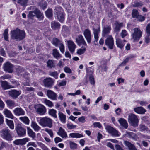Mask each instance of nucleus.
I'll use <instances>...</instances> for the list:
<instances>
[{"instance_id": "c756f323", "label": "nucleus", "mask_w": 150, "mask_h": 150, "mask_svg": "<svg viewBox=\"0 0 150 150\" xmlns=\"http://www.w3.org/2000/svg\"><path fill=\"white\" fill-rule=\"evenodd\" d=\"M116 44L117 47L122 49L125 45V43L121 39L118 38L116 39Z\"/></svg>"}, {"instance_id": "5701e85b", "label": "nucleus", "mask_w": 150, "mask_h": 150, "mask_svg": "<svg viewBox=\"0 0 150 150\" xmlns=\"http://www.w3.org/2000/svg\"><path fill=\"white\" fill-rule=\"evenodd\" d=\"M1 83V86L4 89H8L9 88H13L14 87H13L11 85H9L8 84V82L6 81H0Z\"/></svg>"}, {"instance_id": "a19ab883", "label": "nucleus", "mask_w": 150, "mask_h": 150, "mask_svg": "<svg viewBox=\"0 0 150 150\" xmlns=\"http://www.w3.org/2000/svg\"><path fill=\"white\" fill-rule=\"evenodd\" d=\"M61 42V41L57 38H53L52 40V44L56 47H58L59 45Z\"/></svg>"}, {"instance_id": "09e8293b", "label": "nucleus", "mask_w": 150, "mask_h": 150, "mask_svg": "<svg viewBox=\"0 0 150 150\" xmlns=\"http://www.w3.org/2000/svg\"><path fill=\"white\" fill-rule=\"evenodd\" d=\"M44 103L49 107H52L53 106V103L47 99H45Z\"/></svg>"}, {"instance_id": "9d476101", "label": "nucleus", "mask_w": 150, "mask_h": 150, "mask_svg": "<svg viewBox=\"0 0 150 150\" xmlns=\"http://www.w3.org/2000/svg\"><path fill=\"white\" fill-rule=\"evenodd\" d=\"M15 130L19 137L23 136L26 134V129L20 124H18L16 126Z\"/></svg>"}, {"instance_id": "39448f33", "label": "nucleus", "mask_w": 150, "mask_h": 150, "mask_svg": "<svg viewBox=\"0 0 150 150\" xmlns=\"http://www.w3.org/2000/svg\"><path fill=\"white\" fill-rule=\"evenodd\" d=\"M134 30V32L132 35V38L134 42H137L142 37V32L140 29L137 28H135Z\"/></svg>"}, {"instance_id": "423d86ee", "label": "nucleus", "mask_w": 150, "mask_h": 150, "mask_svg": "<svg viewBox=\"0 0 150 150\" xmlns=\"http://www.w3.org/2000/svg\"><path fill=\"white\" fill-rule=\"evenodd\" d=\"M1 135L2 137L8 141L12 140L10 131L8 129L2 130L1 132Z\"/></svg>"}, {"instance_id": "c9c22d12", "label": "nucleus", "mask_w": 150, "mask_h": 150, "mask_svg": "<svg viewBox=\"0 0 150 150\" xmlns=\"http://www.w3.org/2000/svg\"><path fill=\"white\" fill-rule=\"evenodd\" d=\"M31 126L35 131L38 132L41 129L40 127L34 121L32 122Z\"/></svg>"}, {"instance_id": "ea45409f", "label": "nucleus", "mask_w": 150, "mask_h": 150, "mask_svg": "<svg viewBox=\"0 0 150 150\" xmlns=\"http://www.w3.org/2000/svg\"><path fill=\"white\" fill-rule=\"evenodd\" d=\"M69 135L71 138H80L83 137V136L82 134L79 133H70Z\"/></svg>"}, {"instance_id": "f8f14e48", "label": "nucleus", "mask_w": 150, "mask_h": 150, "mask_svg": "<svg viewBox=\"0 0 150 150\" xmlns=\"http://www.w3.org/2000/svg\"><path fill=\"white\" fill-rule=\"evenodd\" d=\"M100 31V28L99 25H98L97 29H95L94 28H93V33L94 34V42L95 45H97L98 44V41L99 38L98 34Z\"/></svg>"}, {"instance_id": "a211bd4d", "label": "nucleus", "mask_w": 150, "mask_h": 150, "mask_svg": "<svg viewBox=\"0 0 150 150\" xmlns=\"http://www.w3.org/2000/svg\"><path fill=\"white\" fill-rule=\"evenodd\" d=\"M14 114L17 116L24 115L25 114V111L21 108H17L13 110Z\"/></svg>"}, {"instance_id": "cd10ccee", "label": "nucleus", "mask_w": 150, "mask_h": 150, "mask_svg": "<svg viewBox=\"0 0 150 150\" xmlns=\"http://www.w3.org/2000/svg\"><path fill=\"white\" fill-rule=\"evenodd\" d=\"M134 111L140 114H144L146 111V110L142 107H138L134 109Z\"/></svg>"}, {"instance_id": "aec40b11", "label": "nucleus", "mask_w": 150, "mask_h": 150, "mask_svg": "<svg viewBox=\"0 0 150 150\" xmlns=\"http://www.w3.org/2000/svg\"><path fill=\"white\" fill-rule=\"evenodd\" d=\"M28 141V139L25 138L22 139H16L13 142V143L16 145H23Z\"/></svg>"}, {"instance_id": "c03bdc74", "label": "nucleus", "mask_w": 150, "mask_h": 150, "mask_svg": "<svg viewBox=\"0 0 150 150\" xmlns=\"http://www.w3.org/2000/svg\"><path fill=\"white\" fill-rule=\"evenodd\" d=\"M132 17L134 18H137L139 15V13L137 10L133 9L132 11Z\"/></svg>"}, {"instance_id": "13d9d810", "label": "nucleus", "mask_w": 150, "mask_h": 150, "mask_svg": "<svg viewBox=\"0 0 150 150\" xmlns=\"http://www.w3.org/2000/svg\"><path fill=\"white\" fill-rule=\"evenodd\" d=\"M49 74L50 76L53 77L55 79H57L58 77V74L57 72L56 71L54 72H50Z\"/></svg>"}, {"instance_id": "49530a36", "label": "nucleus", "mask_w": 150, "mask_h": 150, "mask_svg": "<svg viewBox=\"0 0 150 150\" xmlns=\"http://www.w3.org/2000/svg\"><path fill=\"white\" fill-rule=\"evenodd\" d=\"M45 13L46 16L49 18L51 17L53 15L52 10L51 9H47L45 12Z\"/></svg>"}, {"instance_id": "6e6552de", "label": "nucleus", "mask_w": 150, "mask_h": 150, "mask_svg": "<svg viewBox=\"0 0 150 150\" xmlns=\"http://www.w3.org/2000/svg\"><path fill=\"white\" fill-rule=\"evenodd\" d=\"M34 108L36 112L40 115H44L46 112V108L41 104L35 105L34 106Z\"/></svg>"}, {"instance_id": "79ce46f5", "label": "nucleus", "mask_w": 150, "mask_h": 150, "mask_svg": "<svg viewBox=\"0 0 150 150\" xmlns=\"http://www.w3.org/2000/svg\"><path fill=\"white\" fill-rule=\"evenodd\" d=\"M124 143L126 146L128 148L129 150L134 146V145L130 142L127 141H124Z\"/></svg>"}, {"instance_id": "473e14b6", "label": "nucleus", "mask_w": 150, "mask_h": 150, "mask_svg": "<svg viewBox=\"0 0 150 150\" xmlns=\"http://www.w3.org/2000/svg\"><path fill=\"white\" fill-rule=\"evenodd\" d=\"M27 133L28 135L34 139L35 137V133L29 127H27Z\"/></svg>"}, {"instance_id": "680f3d73", "label": "nucleus", "mask_w": 150, "mask_h": 150, "mask_svg": "<svg viewBox=\"0 0 150 150\" xmlns=\"http://www.w3.org/2000/svg\"><path fill=\"white\" fill-rule=\"evenodd\" d=\"M76 126L73 125L71 124L68 123L67 125V127L69 129H71L76 127Z\"/></svg>"}, {"instance_id": "393cba45", "label": "nucleus", "mask_w": 150, "mask_h": 150, "mask_svg": "<svg viewBox=\"0 0 150 150\" xmlns=\"http://www.w3.org/2000/svg\"><path fill=\"white\" fill-rule=\"evenodd\" d=\"M118 121L121 126L125 129H127L128 127V124L127 122L124 119L122 118H120L118 120Z\"/></svg>"}, {"instance_id": "4be33fe9", "label": "nucleus", "mask_w": 150, "mask_h": 150, "mask_svg": "<svg viewBox=\"0 0 150 150\" xmlns=\"http://www.w3.org/2000/svg\"><path fill=\"white\" fill-rule=\"evenodd\" d=\"M115 27L114 28V31L115 32L118 33L120 30L121 28L123 26L122 23H119L117 21L115 23Z\"/></svg>"}, {"instance_id": "bb28decb", "label": "nucleus", "mask_w": 150, "mask_h": 150, "mask_svg": "<svg viewBox=\"0 0 150 150\" xmlns=\"http://www.w3.org/2000/svg\"><path fill=\"white\" fill-rule=\"evenodd\" d=\"M57 134L62 138H66L67 137L66 132L61 127H60Z\"/></svg>"}, {"instance_id": "f704fd0d", "label": "nucleus", "mask_w": 150, "mask_h": 150, "mask_svg": "<svg viewBox=\"0 0 150 150\" xmlns=\"http://www.w3.org/2000/svg\"><path fill=\"white\" fill-rule=\"evenodd\" d=\"M60 26V25L58 22H56L55 21H52L51 23L52 28L54 30L59 28Z\"/></svg>"}, {"instance_id": "37998d69", "label": "nucleus", "mask_w": 150, "mask_h": 150, "mask_svg": "<svg viewBox=\"0 0 150 150\" xmlns=\"http://www.w3.org/2000/svg\"><path fill=\"white\" fill-rule=\"evenodd\" d=\"M47 66L50 68L54 67L55 65L54 63V61L53 60H49L47 62Z\"/></svg>"}, {"instance_id": "a878e982", "label": "nucleus", "mask_w": 150, "mask_h": 150, "mask_svg": "<svg viewBox=\"0 0 150 150\" xmlns=\"http://www.w3.org/2000/svg\"><path fill=\"white\" fill-rule=\"evenodd\" d=\"M3 113L6 117L8 118L13 119L14 118V116L12 115L11 112L7 109H4L3 111Z\"/></svg>"}, {"instance_id": "f3484780", "label": "nucleus", "mask_w": 150, "mask_h": 150, "mask_svg": "<svg viewBox=\"0 0 150 150\" xmlns=\"http://www.w3.org/2000/svg\"><path fill=\"white\" fill-rule=\"evenodd\" d=\"M47 95L50 99L52 100H56L57 99V94L51 90H48L47 91Z\"/></svg>"}, {"instance_id": "f257e3e1", "label": "nucleus", "mask_w": 150, "mask_h": 150, "mask_svg": "<svg viewBox=\"0 0 150 150\" xmlns=\"http://www.w3.org/2000/svg\"><path fill=\"white\" fill-rule=\"evenodd\" d=\"M11 38L16 41H20L24 39L25 37V32L18 29H16L11 31Z\"/></svg>"}, {"instance_id": "7c9ffc66", "label": "nucleus", "mask_w": 150, "mask_h": 150, "mask_svg": "<svg viewBox=\"0 0 150 150\" xmlns=\"http://www.w3.org/2000/svg\"><path fill=\"white\" fill-rule=\"evenodd\" d=\"M126 135L127 137L132 138L134 140H137V137L135 133L130 132H128L126 133Z\"/></svg>"}, {"instance_id": "bf43d9fd", "label": "nucleus", "mask_w": 150, "mask_h": 150, "mask_svg": "<svg viewBox=\"0 0 150 150\" xmlns=\"http://www.w3.org/2000/svg\"><path fill=\"white\" fill-rule=\"evenodd\" d=\"M44 130L47 132L51 137H53V133L52 130L47 128H45L44 129Z\"/></svg>"}, {"instance_id": "8fccbe9b", "label": "nucleus", "mask_w": 150, "mask_h": 150, "mask_svg": "<svg viewBox=\"0 0 150 150\" xmlns=\"http://www.w3.org/2000/svg\"><path fill=\"white\" fill-rule=\"evenodd\" d=\"M3 35L4 39L7 41H8V29H6L4 30Z\"/></svg>"}, {"instance_id": "864d4df0", "label": "nucleus", "mask_w": 150, "mask_h": 150, "mask_svg": "<svg viewBox=\"0 0 150 150\" xmlns=\"http://www.w3.org/2000/svg\"><path fill=\"white\" fill-rule=\"evenodd\" d=\"M69 144L71 149H74L76 148L77 144H76L71 141H70L69 142Z\"/></svg>"}, {"instance_id": "412c9836", "label": "nucleus", "mask_w": 150, "mask_h": 150, "mask_svg": "<svg viewBox=\"0 0 150 150\" xmlns=\"http://www.w3.org/2000/svg\"><path fill=\"white\" fill-rule=\"evenodd\" d=\"M16 73L18 76H23L25 77V70L23 68L18 67L16 68Z\"/></svg>"}, {"instance_id": "2f4dec72", "label": "nucleus", "mask_w": 150, "mask_h": 150, "mask_svg": "<svg viewBox=\"0 0 150 150\" xmlns=\"http://www.w3.org/2000/svg\"><path fill=\"white\" fill-rule=\"evenodd\" d=\"M57 113V111L53 109H50L48 112V114L50 115L55 118L57 117V116L56 114Z\"/></svg>"}, {"instance_id": "de8ad7c7", "label": "nucleus", "mask_w": 150, "mask_h": 150, "mask_svg": "<svg viewBox=\"0 0 150 150\" xmlns=\"http://www.w3.org/2000/svg\"><path fill=\"white\" fill-rule=\"evenodd\" d=\"M86 50V47L82 46L80 49L78 50L77 53L79 55H81L85 52Z\"/></svg>"}, {"instance_id": "69168bd1", "label": "nucleus", "mask_w": 150, "mask_h": 150, "mask_svg": "<svg viewBox=\"0 0 150 150\" xmlns=\"http://www.w3.org/2000/svg\"><path fill=\"white\" fill-rule=\"evenodd\" d=\"M127 35V33L125 30H122L121 33V35L122 38H124V37L126 36Z\"/></svg>"}, {"instance_id": "5fc2aeb1", "label": "nucleus", "mask_w": 150, "mask_h": 150, "mask_svg": "<svg viewBox=\"0 0 150 150\" xmlns=\"http://www.w3.org/2000/svg\"><path fill=\"white\" fill-rule=\"evenodd\" d=\"M140 128L141 131H148V129L147 127L143 125H140Z\"/></svg>"}, {"instance_id": "c85d7f7f", "label": "nucleus", "mask_w": 150, "mask_h": 150, "mask_svg": "<svg viewBox=\"0 0 150 150\" xmlns=\"http://www.w3.org/2000/svg\"><path fill=\"white\" fill-rule=\"evenodd\" d=\"M52 54L53 57L57 59L62 57L61 55L59 53L56 49H54L52 50Z\"/></svg>"}, {"instance_id": "e433bc0d", "label": "nucleus", "mask_w": 150, "mask_h": 150, "mask_svg": "<svg viewBox=\"0 0 150 150\" xmlns=\"http://www.w3.org/2000/svg\"><path fill=\"white\" fill-rule=\"evenodd\" d=\"M19 120L26 125L29 124L30 120L29 118L26 116L21 117L19 118Z\"/></svg>"}, {"instance_id": "4d7b16f0", "label": "nucleus", "mask_w": 150, "mask_h": 150, "mask_svg": "<svg viewBox=\"0 0 150 150\" xmlns=\"http://www.w3.org/2000/svg\"><path fill=\"white\" fill-rule=\"evenodd\" d=\"M89 80L91 84L92 85L95 84L94 79L92 75H90L89 77Z\"/></svg>"}, {"instance_id": "338daca9", "label": "nucleus", "mask_w": 150, "mask_h": 150, "mask_svg": "<svg viewBox=\"0 0 150 150\" xmlns=\"http://www.w3.org/2000/svg\"><path fill=\"white\" fill-rule=\"evenodd\" d=\"M64 70L66 73H71L72 72L70 68L67 67H65L64 68Z\"/></svg>"}, {"instance_id": "0e129e2a", "label": "nucleus", "mask_w": 150, "mask_h": 150, "mask_svg": "<svg viewBox=\"0 0 150 150\" xmlns=\"http://www.w3.org/2000/svg\"><path fill=\"white\" fill-rule=\"evenodd\" d=\"M146 32L147 34L150 36V24H148L146 26Z\"/></svg>"}, {"instance_id": "7ed1b4c3", "label": "nucleus", "mask_w": 150, "mask_h": 150, "mask_svg": "<svg viewBox=\"0 0 150 150\" xmlns=\"http://www.w3.org/2000/svg\"><path fill=\"white\" fill-rule=\"evenodd\" d=\"M54 12L58 20L60 22H63L64 19V11L62 8L60 7H56Z\"/></svg>"}, {"instance_id": "2eb2a0df", "label": "nucleus", "mask_w": 150, "mask_h": 150, "mask_svg": "<svg viewBox=\"0 0 150 150\" xmlns=\"http://www.w3.org/2000/svg\"><path fill=\"white\" fill-rule=\"evenodd\" d=\"M21 91L15 89L11 90L8 91V94L10 96L14 99H16L21 94Z\"/></svg>"}, {"instance_id": "b1692460", "label": "nucleus", "mask_w": 150, "mask_h": 150, "mask_svg": "<svg viewBox=\"0 0 150 150\" xmlns=\"http://www.w3.org/2000/svg\"><path fill=\"white\" fill-rule=\"evenodd\" d=\"M111 30V27L110 25H107L103 28L102 31V35L105 36L106 35L108 34Z\"/></svg>"}, {"instance_id": "603ef678", "label": "nucleus", "mask_w": 150, "mask_h": 150, "mask_svg": "<svg viewBox=\"0 0 150 150\" xmlns=\"http://www.w3.org/2000/svg\"><path fill=\"white\" fill-rule=\"evenodd\" d=\"M105 129L108 132L111 133L114 129L110 126L107 125L105 126Z\"/></svg>"}, {"instance_id": "72a5a7b5", "label": "nucleus", "mask_w": 150, "mask_h": 150, "mask_svg": "<svg viewBox=\"0 0 150 150\" xmlns=\"http://www.w3.org/2000/svg\"><path fill=\"white\" fill-rule=\"evenodd\" d=\"M59 117L61 121L63 123L66 122V116L61 112H59Z\"/></svg>"}, {"instance_id": "e2e57ef3", "label": "nucleus", "mask_w": 150, "mask_h": 150, "mask_svg": "<svg viewBox=\"0 0 150 150\" xmlns=\"http://www.w3.org/2000/svg\"><path fill=\"white\" fill-rule=\"evenodd\" d=\"M145 17L142 15H139L137 17V18L138 19V20L140 22H142L144 21L145 19Z\"/></svg>"}, {"instance_id": "20e7f679", "label": "nucleus", "mask_w": 150, "mask_h": 150, "mask_svg": "<svg viewBox=\"0 0 150 150\" xmlns=\"http://www.w3.org/2000/svg\"><path fill=\"white\" fill-rule=\"evenodd\" d=\"M52 120L50 118L45 117L40 119L39 124L43 127L47 126L51 128L52 126Z\"/></svg>"}, {"instance_id": "6ab92c4d", "label": "nucleus", "mask_w": 150, "mask_h": 150, "mask_svg": "<svg viewBox=\"0 0 150 150\" xmlns=\"http://www.w3.org/2000/svg\"><path fill=\"white\" fill-rule=\"evenodd\" d=\"M67 42L69 50L71 53H73L76 48V45L74 42L71 40L68 41Z\"/></svg>"}, {"instance_id": "4468645a", "label": "nucleus", "mask_w": 150, "mask_h": 150, "mask_svg": "<svg viewBox=\"0 0 150 150\" xmlns=\"http://www.w3.org/2000/svg\"><path fill=\"white\" fill-rule=\"evenodd\" d=\"M76 42L79 46H80L81 45H83L84 46L87 47V44L83 36L81 35H79L76 38Z\"/></svg>"}, {"instance_id": "ddd939ff", "label": "nucleus", "mask_w": 150, "mask_h": 150, "mask_svg": "<svg viewBox=\"0 0 150 150\" xmlns=\"http://www.w3.org/2000/svg\"><path fill=\"white\" fill-rule=\"evenodd\" d=\"M43 83L46 87L50 88L53 85L54 81L51 78H47L43 81Z\"/></svg>"}, {"instance_id": "9b49d317", "label": "nucleus", "mask_w": 150, "mask_h": 150, "mask_svg": "<svg viewBox=\"0 0 150 150\" xmlns=\"http://www.w3.org/2000/svg\"><path fill=\"white\" fill-rule=\"evenodd\" d=\"M105 44L110 49H112L114 45V40L111 35H109L105 40Z\"/></svg>"}, {"instance_id": "774afa93", "label": "nucleus", "mask_w": 150, "mask_h": 150, "mask_svg": "<svg viewBox=\"0 0 150 150\" xmlns=\"http://www.w3.org/2000/svg\"><path fill=\"white\" fill-rule=\"evenodd\" d=\"M143 5V4L142 3L140 2H136L135 3L134 5V7H139Z\"/></svg>"}, {"instance_id": "58836bf2", "label": "nucleus", "mask_w": 150, "mask_h": 150, "mask_svg": "<svg viewBox=\"0 0 150 150\" xmlns=\"http://www.w3.org/2000/svg\"><path fill=\"white\" fill-rule=\"evenodd\" d=\"M6 122L7 124L9 126L10 129H14V124L13 121L6 119Z\"/></svg>"}, {"instance_id": "0eeeda50", "label": "nucleus", "mask_w": 150, "mask_h": 150, "mask_svg": "<svg viewBox=\"0 0 150 150\" xmlns=\"http://www.w3.org/2000/svg\"><path fill=\"white\" fill-rule=\"evenodd\" d=\"M128 120L129 122L134 127L138 126L139 120L136 115L134 114H131L128 116Z\"/></svg>"}, {"instance_id": "dca6fc26", "label": "nucleus", "mask_w": 150, "mask_h": 150, "mask_svg": "<svg viewBox=\"0 0 150 150\" xmlns=\"http://www.w3.org/2000/svg\"><path fill=\"white\" fill-rule=\"evenodd\" d=\"M83 35L88 43L90 44L91 40V34L88 28L86 29L83 31Z\"/></svg>"}, {"instance_id": "1a4fd4ad", "label": "nucleus", "mask_w": 150, "mask_h": 150, "mask_svg": "<svg viewBox=\"0 0 150 150\" xmlns=\"http://www.w3.org/2000/svg\"><path fill=\"white\" fill-rule=\"evenodd\" d=\"M13 65L10 62H8L3 64L4 70L9 73H12L13 71Z\"/></svg>"}, {"instance_id": "052dcab7", "label": "nucleus", "mask_w": 150, "mask_h": 150, "mask_svg": "<svg viewBox=\"0 0 150 150\" xmlns=\"http://www.w3.org/2000/svg\"><path fill=\"white\" fill-rule=\"evenodd\" d=\"M39 145L43 150H49L46 146L41 143H39Z\"/></svg>"}, {"instance_id": "4c0bfd02", "label": "nucleus", "mask_w": 150, "mask_h": 150, "mask_svg": "<svg viewBox=\"0 0 150 150\" xmlns=\"http://www.w3.org/2000/svg\"><path fill=\"white\" fill-rule=\"evenodd\" d=\"M6 103L7 106L9 108H12L15 106V103L14 101L10 99L7 100Z\"/></svg>"}, {"instance_id": "a18cd8bd", "label": "nucleus", "mask_w": 150, "mask_h": 150, "mask_svg": "<svg viewBox=\"0 0 150 150\" xmlns=\"http://www.w3.org/2000/svg\"><path fill=\"white\" fill-rule=\"evenodd\" d=\"M28 0H18V3L23 6H27Z\"/></svg>"}, {"instance_id": "3c124183", "label": "nucleus", "mask_w": 150, "mask_h": 150, "mask_svg": "<svg viewBox=\"0 0 150 150\" xmlns=\"http://www.w3.org/2000/svg\"><path fill=\"white\" fill-rule=\"evenodd\" d=\"M112 135L118 137L120 136V134L118 131L115 129H114L110 133Z\"/></svg>"}, {"instance_id": "6e6d98bb", "label": "nucleus", "mask_w": 150, "mask_h": 150, "mask_svg": "<svg viewBox=\"0 0 150 150\" xmlns=\"http://www.w3.org/2000/svg\"><path fill=\"white\" fill-rule=\"evenodd\" d=\"M59 50L62 53H64V46L63 44L61 42L59 45Z\"/></svg>"}, {"instance_id": "f03ea898", "label": "nucleus", "mask_w": 150, "mask_h": 150, "mask_svg": "<svg viewBox=\"0 0 150 150\" xmlns=\"http://www.w3.org/2000/svg\"><path fill=\"white\" fill-rule=\"evenodd\" d=\"M35 15L39 20L43 19L44 17L43 13H41L40 10L36 8L34 11L29 12V18L32 19Z\"/></svg>"}]
</instances>
